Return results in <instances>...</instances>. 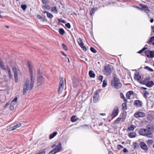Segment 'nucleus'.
I'll use <instances>...</instances> for the list:
<instances>
[{
    "label": "nucleus",
    "mask_w": 154,
    "mask_h": 154,
    "mask_svg": "<svg viewBox=\"0 0 154 154\" xmlns=\"http://www.w3.org/2000/svg\"><path fill=\"white\" fill-rule=\"evenodd\" d=\"M28 65L29 69V74L30 78V83L29 86V79L26 80L24 84L23 94L25 95L27 91L29 89L31 90L34 86V84L35 78L33 75V69L31 66V64L29 62H28Z\"/></svg>",
    "instance_id": "obj_1"
},
{
    "label": "nucleus",
    "mask_w": 154,
    "mask_h": 154,
    "mask_svg": "<svg viewBox=\"0 0 154 154\" xmlns=\"http://www.w3.org/2000/svg\"><path fill=\"white\" fill-rule=\"evenodd\" d=\"M139 134L141 135L146 136L149 138H152L153 137L151 131L146 129L142 128L139 131Z\"/></svg>",
    "instance_id": "obj_2"
},
{
    "label": "nucleus",
    "mask_w": 154,
    "mask_h": 154,
    "mask_svg": "<svg viewBox=\"0 0 154 154\" xmlns=\"http://www.w3.org/2000/svg\"><path fill=\"white\" fill-rule=\"evenodd\" d=\"M111 85L116 88H119L122 86L119 79L115 77L111 81Z\"/></svg>",
    "instance_id": "obj_3"
},
{
    "label": "nucleus",
    "mask_w": 154,
    "mask_h": 154,
    "mask_svg": "<svg viewBox=\"0 0 154 154\" xmlns=\"http://www.w3.org/2000/svg\"><path fill=\"white\" fill-rule=\"evenodd\" d=\"M113 69L112 66L109 64L105 67L103 72L104 74L106 75H108L110 74Z\"/></svg>",
    "instance_id": "obj_4"
},
{
    "label": "nucleus",
    "mask_w": 154,
    "mask_h": 154,
    "mask_svg": "<svg viewBox=\"0 0 154 154\" xmlns=\"http://www.w3.org/2000/svg\"><path fill=\"white\" fill-rule=\"evenodd\" d=\"M37 75L38 85H40L43 82V78L42 74L39 69L37 70Z\"/></svg>",
    "instance_id": "obj_5"
},
{
    "label": "nucleus",
    "mask_w": 154,
    "mask_h": 154,
    "mask_svg": "<svg viewBox=\"0 0 154 154\" xmlns=\"http://www.w3.org/2000/svg\"><path fill=\"white\" fill-rule=\"evenodd\" d=\"M146 55L148 58H153L154 57V52L150 50H146L145 51Z\"/></svg>",
    "instance_id": "obj_6"
},
{
    "label": "nucleus",
    "mask_w": 154,
    "mask_h": 154,
    "mask_svg": "<svg viewBox=\"0 0 154 154\" xmlns=\"http://www.w3.org/2000/svg\"><path fill=\"white\" fill-rule=\"evenodd\" d=\"M60 80L59 88V93L61 92L64 88L63 81V78H60Z\"/></svg>",
    "instance_id": "obj_7"
},
{
    "label": "nucleus",
    "mask_w": 154,
    "mask_h": 154,
    "mask_svg": "<svg viewBox=\"0 0 154 154\" xmlns=\"http://www.w3.org/2000/svg\"><path fill=\"white\" fill-rule=\"evenodd\" d=\"M99 91H96L94 93L93 96V101L95 103L98 102L99 99Z\"/></svg>",
    "instance_id": "obj_8"
},
{
    "label": "nucleus",
    "mask_w": 154,
    "mask_h": 154,
    "mask_svg": "<svg viewBox=\"0 0 154 154\" xmlns=\"http://www.w3.org/2000/svg\"><path fill=\"white\" fill-rule=\"evenodd\" d=\"M140 145L141 148L143 150L146 151L148 150V148L146 144L144 142H141L140 143Z\"/></svg>",
    "instance_id": "obj_9"
},
{
    "label": "nucleus",
    "mask_w": 154,
    "mask_h": 154,
    "mask_svg": "<svg viewBox=\"0 0 154 154\" xmlns=\"http://www.w3.org/2000/svg\"><path fill=\"white\" fill-rule=\"evenodd\" d=\"M119 113V108L118 106H115L111 114V116L114 117L117 115Z\"/></svg>",
    "instance_id": "obj_10"
},
{
    "label": "nucleus",
    "mask_w": 154,
    "mask_h": 154,
    "mask_svg": "<svg viewBox=\"0 0 154 154\" xmlns=\"http://www.w3.org/2000/svg\"><path fill=\"white\" fill-rule=\"evenodd\" d=\"M145 114L142 112H138L136 113L134 115V116L135 117L137 118L140 117H143L145 116Z\"/></svg>",
    "instance_id": "obj_11"
},
{
    "label": "nucleus",
    "mask_w": 154,
    "mask_h": 154,
    "mask_svg": "<svg viewBox=\"0 0 154 154\" xmlns=\"http://www.w3.org/2000/svg\"><path fill=\"white\" fill-rule=\"evenodd\" d=\"M150 80V77H146L143 80H141L140 82L142 84L146 85Z\"/></svg>",
    "instance_id": "obj_12"
},
{
    "label": "nucleus",
    "mask_w": 154,
    "mask_h": 154,
    "mask_svg": "<svg viewBox=\"0 0 154 154\" xmlns=\"http://www.w3.org/2000/svg\"><path fill=\"white\" fill-rule=\"evenodd\" d=\"M134 92L132 91H129L127 92L126 94V97L128 99H130L131 97L133 96Z\"/></svg>",
    "instance_id": "obj_13"
},
{
    "label": "nucleus",
    "mask_w": 154,
    "mask_h": 154,
    "mask_svg": "<svg viewBox=\"0 0 154 154\" xmlns=\"http://www.w3.org/2000/svg\"><path fill=\"white\" fill-rule=\"evenodd\" d=\"M134 103L137 106L141 107L142 106V102L140 100H135L134 102Z\"/></svg>",
    "instance_id": "obj_14"
},
{
    "label": "nucleus",
    "mask_w": 154,
    "mask_h": 154,
    "mask_svg": "<svg viewBox=\"0 0 154 154\" xmlns=\"http://www.w3.org/2000/svg\"><path fill=\"white\" fill-rule=\"evenodd\" d=\"M154 85V83L152 81H149L145 85L148 87L150 88L152 86Z\"/></svg>",
    "instance_id": "obj_15"
},
{
    "label": "nucleus",
    "mask_w": 154,
    "mask_h": 154,
    "mask_svg": "<svg viewBox=\"0 0 154 154\" xmlns=\"http://www.w3.org/2000/svg\"><path fill=\"white\" fill-rule=\"evenodd\" d=\"M128 136L131 138L135 137L136 136V134L134 132H131L129 134Z\"/></svg>",
    "instance_id": "obj_16"
},
{
    "label": "nucleus",
    "mask_w": 154,
    "mask_h": 154,
    "mask_svg": "<svg viewBox=\"0 0 154 154\" xmlns=\"http://www.w3.org/2000/svg\"><path fill=\"white\" fill-rule=\"evenodd\" d=\"M61 143L60 142H59L58 145L56 146V147L55 148V149L59 152L61 149L62 147L61 146Z\"/></svg>",
    "instance_id": "obj_17"
},
{
    "label": "nucleus",
    "mask_w": 154,
    "mask_h": 154,
    "mask_svg": "<svg viewBox=\"0 0 154 154\" xmlns=\"http://www.w3.org/2000/svg\"><path fill=\"white\" fill-rule=\"evenodd\" d=\"M147 43L148 44L151 43L153 45H154V36L150 38V40L147 42Z\"/></svg>",
    "instance_id": "obj_18"
},
{
    "label": "nucleus",
    "mask_w": 154,
    "mask_h": 154,
    "mask_svg": "<svg viewBox=\"0 0 154 154\" xmlns=\"http://www.w3.org/2000/svg\"><path fill=\"white\" fill-rule=\"evenodd\" d=\"M57 134V132H54L52 134H51L49 138L50 139H51L53 138Z\"/></svg>",
    "instance_id": "obj_19"
},
{
    "label": "nucleus",
    "mask_w": 154,
    "mask_h": 154,
    "mask_svg": "<svg viewBox=\"0 0 154 154\" xmlns=\"http://www.w3.org/2000/svg\"><path fill=\"white\" fill-rule=\"evenodd\" d=\"M89 75L90 77L94 78L95 76V74L92 70H90L89 72Z\"/></svg>",
    "instance_id": "obj_20"
},
{
    "label": "nucleus",
    "mask_w": 154,
    "mask_h": 154,
    "mask_svg": "<svg viewBox=\"0 0 154 154\" xmlns=\"http://www.w3.org/2000/svg\"><path fill=\"white\" fill-rule=\"evenodd\" d=\"M17 101V98H15L11 103V104L14 106L16 104Z\"/></svg>",
    "instance_id": "obj_21"
},
{
    "label": "nucleus",
    "mask_w": 154,
    "mask_h": 154,
    "mask_svg": "<svg viewBox=\"0 0 154 154\" xmlns=\"http://www.w3.org/2000/svg\"><path fill=\"white\" fill-rule=\"evenodd\" d=\"M153 140H146V142L148 145H152L153 143Z\"/></svg>",
    "instance_id": "obj_22"
},
{
    "label": "nucleus",
    "mask_w": 154,
    "mask_h": 154,
    "mask_svg": "<svg viewBox=\"0 0 154 154\" xmlns=\"http://www.w3.org/2000/svg\"><path fill=\"white\" fill-rule=\"evenodd\" d=\"M78 42L80 46H83V45H84V43L82 42V39L81 38H79L78 40Z\"/></svg>",
    "instance_id": "obj_23"
},
{
    "label": "nucleus",
    "mask_w": 154,
    "mask_h": 154,
    "mask_svg": "<svg viewBox=\"0 0 154 154\" xmlns=\"http://www.w3.org/2000/svg\"><path fill=\"white\" fill-rule=\"evenodd\" d=\"M136 128V127L135 125H131L128 128V129L130 131H133Z\"/></svg>",
    "instance_id": "obj_24"
},
{
    "label": "nucleus",
    "mask_w": 154,
    "mask_h": 154,
    "mask_svg": "<svg viewBox=\"0 0 154 154\" xmlns=\"http://www.w3.org/2000/svg\"><path fill=\"white\" fill-rule=\"evenodd\" d=\"M139 5L140 6V7H138V8L141 10H143L144 8H145L146 6V5L141 4H140Z\"/></svg>",
    "instance_id": "obj_25"
},
{
    "label": "nucleus",
    "mask_w": 154,
    "mask_h": 154,
    "mask_svg": "<svg viewBox=\"0 0 154 154\" xmlns=\"http://www.w3.org/2000/svg\"><path fill=\"white\" fill-rule=\"evenodd\" d=\"M141 76L138 74H135L134 75V79H135L138 81L140 79Z\"/></svg>",
    "instance_id": "obj_26"
},
{
    "label": "nucleus",
    "mask_w": 154,
    "mask_h": 154,
    "mask_svg": "<svg viewBox=\"0 0 154 154\" xmlns=\"http://www.w3.org/2000/svg\"><path fill=\"white\" fill-rule=\"evenodd\" d=\"M14 74L15 82L16 83H17L18 81V73H15Z\"/></svg>",
    "instance_id": "obj_27"
},
{
    "label": "nucleus",
    "mask_w": 154,
    "mask_h": 154,
    "mask_svg": "<svg viewBox=\"0 0 154 154\" xmlns=\"http://www.w3.org/2000/svg\"><path fill=\"white\" fill-rule=\"evenodd\" d=\"M143 10L146 14H148V12L150 11L149 8L146 5L145 8H144Z\"/></svg>",
    "instance_id": "obj_28"
},
{
    "label": "nucleus",
    "mask_w": 154,
    "mask_h": 154,
    "mask_svg": "<svg viewBox=\"0 0 154 154\" xmlns=\"http://www.w3.org/2000/svg\"><path fill=\"white\" fill-rule=\"evenodd\" d=\"M143 93L144 94V97L145 98H146L149 95V93L146 91H144L143 92Z\"/></svg>",
    "instance_id": "obj_29"
},
{
    "label": "nucleus",
    "mask_w": 154,
    "mask_h": 154,
    "mask_svg": "<svg viewBox=\"0 0 154 154\" xmlns=\"http://www.w3.org/2000/svg\"><path fill=\"white\" fill-rule=\"evenodd\" d=\"M0 67L3 69H6L4 66L2 61L0 60Z\"/></svg>",
    "instance_id": "obj_30"
},
{
    "label": "nucleus",
    "mask_w": 154,
    "mask_h": 154,
    "mask_svg": "<svg viewBox=\"0 0 154 154\" xmlns=\"http://www.w3.org/2000/svg\"><path fill=\"white\" fill-rule=\"evenodd\" d=\"M51 11H52L54 12L56 14H57L58 13V11L57 10L56 8L55 7H54L52 8Z\"/></svg>",
    "instance_id": "obj_31"
},
{
    "label": "nucleus",
    "mask_w": 154,
    "mask_h": 154,
    "mask_svg": "<svg viewBox=\"0 0 154 154\" xmlns=\"http://www.w3.org/2000/svg\"><path fill=\"white\" fill-rule=\"evenodd\" d=\"M47 17L49 18H51L53 17V15L51 13L48 12H47Z\"/></svg>",
    "instance_id": "obj_32"
},
{
    "label": "nucleus",
    "mask_w": 154,
    "mask_h": 154,
    "mask_svg": "<svg viewBox=\"0 0 154 154\" xmlns=\"http://www.w3.org/2000/svg\"><path fill=\"white\" fill-rule=\"evenodd\" d=\"M144 68L150 72H153V70L151 68L149 67L148 66H145L144 67Z\"/></svg>",
    "instance_id": "obj_33"
},
{
    "label": "nucleus",
    "mask_w": 154,
    "mask_h": 154,
    "mask_svg": "<svg viewBox=\"0 0 154 154\" xmlns=\"http://www.w3.org/2000/svg\"><path fill=\"white\" fill-rule=\"evenodd\" d=\"M12 69L14 72V74L18 73L17 70L15 66H13Z\"/></svg>",
    "instance_id": "obj_34"
},
{
    "label": "nucleus",
    "mask_w": 154,
    "mask_h": 154,
    "mask_svg": "<svg viewBox=\"0 0 154 154\" xmlns=\"http://www.w3.org/2000/svg\"><path fill=\"white\" fill-rule=\"evenodd\" d=\"M59 32L60 34L63 35L65 33V32L63 29L60 28L59 30Z\"/></svg>",
    "instance_id": "obj_35"
},
{
    "label": "nucleus",
    "mask_w": 154,
    "mask_h": 154,
    "mask_svg": "<svg viewBox=\"0 0 154 154\" xmlns=\"http://www.w3.org/2000/svg\"><path fill=\"white\" fill-rule=\"evenodd\" d=\"M76 116H72L71 118V121L72 122H74L77 121V119H75Z\"/></svg>",
    "instance_id": "obj_36"
},
{
    "label": "nucleus",
    "mask_w": 154,
    "mask_h": 154,
    "mask_svg": "<svg viewBox=\"0 0 154 154\" xmlns=\"http://www.w3.org/2000/svg\"><path fill=\"white\" fill-rule=\"evenodd\" d=\"M37 17H38V18L42 20L43 21H44L45 20V18L44 17L41 16L40 15H38L37 16Z\"/></svg>",
    "instance_id": "obj_37"
},
{
    "label": "nucleus",
    "mask_w": 154,
    "mask_h": 154,
    "mask_svg": "<svg viewBox=\"0 0 154 154\" xmlns=\"http://www.w3.org/2000/svg\"><path fill=\"white\" fill-rule=\"evenodd\" d=\"M107 82L105 80H104L103 82V84L102 85V87L103 88H105L106 86L107 85Z\"/></svg>",
    "instance_id": "obj_38"
},
{
    "label": "nucleus",
    "mask_w": 154,
    "mask_h": 154,
    "mask_svg": "<svg viewBox=\"0 0 154 154\" xmlns=\"http://www.w3.org/2000/svg\"><path fill=\"white\" fill-rule=\"evenodd\" d=\"M62 47H63V49L64 50H66V51L67 50V48L66 47V45L65 44H64L63 43H62Z\"/></svg>",
    "instance_id": "obj_39"
},
{
    "label": "nucleus",
    "mask_w": 154,
    "mask_h": 154,
    "mask_svg": "<svg viewBox=\"0 0 154 154\" xmlns=\"http://www.w3.org/2000/svg\"><path fill=\"white\" fill-rule=\"evenodd\" d=\"M21 125V123H19L18 124H17L16 125L14 126V128L16 129V128L20 127Z\"/></svg>",
    "instance_id": "obj_40"
},
{
    "label": "nucleus",
    "mask_w": 154,
    "mask_h": 154,
    "mask_svg": "<svg viewBox=\"0 0 154 154\" xmlns=\"http://www.w3.org/2000/svg\"><path fill=\"white\" fill-rule=\"evenodd\" d=\"M122 109L124 110H126L127 109L126 105L125 103H123L122 104Z\"/></svg>",
    "instance_id": "obj_41"
},
{
    "label": "nucleus",
    "mask_w": 154,
    "mask_h": 154,
    "mask_svg": "<svg viewBox=\"0 0 154 154\" xmlns=\"http://www.w3.org/2000/svg\"><path fill=\"white\" fill-rule=\"evenodd\" d=\"M21 7L23 10H25L26 9L27 7V6L25 4L22 5L21 6Z\"/></svg>",
    "instance_id": "obj_42"
},
{
    "label": "nucleus",
    "mask_w": 154,
    "mask_h": 154,
    "mask_svg": "<svg viewBox=\"0 0 154 154\" xmlns=\"http://www.w3.org/2000/svg\"><path fill=\"white\" fill-rule=\"evenodd\" d=\"M82 48V49L84 51H86L87 50V48L84 46V45H83V46H80Z\"/></svg>",
    "instance_id": "obj_43"
},
{
    "label": "nucleus",
    "mask_w": 154,
    "mask_h": 154,
    "mask_svg": "<svg viewBox=\"0 0 154 154\" xmlns=\"http://www.w3.org/2000/svg\"><path fill=\"white\" fill-rule=\"evenodd\" d=\"M90 50L91 51L94 53H96V51L93 47H91L90 48Z\"/></svg>",
    "instance_id": "obj_44"
},
{
    "label": "nucleus",
    "mask_w": 154,
    "mask_h": 154,
    "mask_svg": "<svg viewBox=\"0 0 154 154\" xmlns=\"http://www.w3.org/2000/svg\"><path fill=\"white\" fill-rule=\"evenodd\" d=\"M95 10V8H93L91 10L90 12V14L91 15L93 14V12H94Z\"/></svg>",
    "instance_id": "obj_45"
},
{
    "label": "nucleus",
    "mask_w": 154,
    "mask_h": 154,
    "mask_svg": "<svg viewBox=\"0 0 154 154\" xmlns=\"http://www.w3.org/2000/svg\"><path fill=\"white\" fill-rule=\"evenodd\" d=\"M65 26L68 28L69 29L71 27L69 23H67L65 24Z\"/></svg>",
    "instance_id": "obj_46"
},
{
    "label": "nucleus",
    "mask_w": 154,
    "mask_h": 154,
    "mask_svg": "<svg viewBox=\"0 0 154 154\" xmlns=\"http://www.w3.org/2000/svg\"><path fill=\"white\" fill-rule=\"evenodd\" d=\"M103 79V77L102 75H100L99 76L98 79L99 80L101 81V82H102Z\"/></svg>",
    "instance_id": "obj_47"
},
{
    "label": "nucleus",
    "mask_w": 154,
    "mask_h": 154,
    "mask_svg": "<svg viewBox=\"0 0 154 154\" xmlns=\"http://www.w3.org/2000/svg\"><path fill=\"white\" fill-rule=\"evenodd\" d=\"M120 97L122 98V99H124L125 98V97L124 96V95L123 94V93H121L120 94Z\"/></svg>",
    "instance_id": "obj_48"
},
{
    "label": "nucleus",
    "mask_w": 154,
    "mask_h": 154,
    "mask_svg": "<svg viewBox=\"0 0 154 154\" xmlns=\"http://www.w3.org/2000/svg\"><path fill=\"white\" fill-rule=\"evenodd\" d=\"M118 149H121L123 148V146L120 145H118Z\"/></svg>",
    "instance_id": "obj_49"
},
{
    "label": "nucleus",
    "mask_w": 154,
    "mask_h": 154,
    "mask_svg": "<svg viewBox=\"0 0 154 154\" xmlns=\"http://www.w3.org/2000/svg\"><path fill=\"white\" fill-rule=\"evenodd\" d=\"M14 106L13 105H11V104L10 106V109L11 110H13L14 109Z\"/></svg>",
    "instance_id": "obj_50"
},
{
    "label": "nucleus",
    "mask_w": 154,
    "mask_h": 154,
    "mask_svg": "<svg viewBox=\"0 0 154 154\" xmlns=\"http://www.w3.org/2000/svg\"><path fill=\"white\" fill-rule=\"evenodd\" d=\"M121 118H118L116 119L115 122H119L121 120Z\"/></svg>",
    "instance_id": "obj_51"
},
{
    "label": "nucleus",
    "mask_w": 154,
    "mask_h": 154,
    "mask_svg": "<svg viewBox=\"0 0 154 154\" xmlns=\"http://www.w3.org/2000/svg\"><path fill=\"white\" fill-rule=\"evenodd\" d=\"M8 73V74H9V78L10 79H11L12 78V74H11V72H9Z\"/></svg>",
    "instance_id": "obj_52"
},
{
    "label": "nucleus",
    "mask_w": 154,
    "mask_h": 154,
    "mask_svg": "<svg viewBox=\"0 0 154 154\" xmlns=\"http://www.w3.org/2000/svg\"><path fill=\"white\" fill-rule=\"evenodd\" d=\"M48 154H55L54 152V151L52 150Z\"/></svg>",
    "instance_id": "obj_53"
},
{
    "label": "nucleus",
    "mask_w": 154,
    "mask_h": 154,
    "mask_svg": "<svg viewBox=\"0 0 154 154\" xmlns=\"http://www.w3.org/2000/svg\"><path fill=\"white\" fill-rule=\"evenodd\" d=\"M42 2L44 4H46L47 1L46 0H42Z\"/></svg>",
    "instance_id": "obj_54"
},
{
    "label": "nucleus",
    "mask_w": 154,
    "mask_h": 154,
    "mask_svg": "<svg viewBox=\"0 0 154 154\" xmlns=\"http://www.w3.org/2000/svg\"><path fill=\"white\" fill-rule=\"evenodd\" d=\"M53 151H54V152L55 154L59 152L55 148H54V149H53Z\"/></svg>",
    "instance_id": "obj_55"
},
{
    "label": "nucleus",
    "mask_w": 154,
    "mask_h": 154,
    "mask_svg": "<svg viewBox=\"0 0 154 154\" xmlns=\"http://www.w3.org/2000/svg\"><path fill=\"white\" fill-rule=\"evenodd\" d=\"M7 70L8 71V73H9V72H11L10 69L9 67H7Z\"/></svg>",
    "instance_id": "obj_56"
},
{
    "label": "nucleus",
    "mask_w": 154,
    "mask_h": 154,
    "mask_svg": "<svg viewBox=\"0 0 154 154\" xmlns=\"http://www.w3.org/2000/svg\"><path fill=\"white\" fill-rule=\"evenodd\" d=\"M45 151H42V152H40L37 154H45Z\"/></svg>",
    "instance_id": "obj_57"
},
{
    "label": "nucleus",
    "mask_w": 154,
    "mask_h": 154,
    "mask_svg": "<svg viewBox=\"0 0 154 154\" xmlns=\"http://www.w3.org/2000/svg\"><path fill=\"white\" fill-rule=\"evenodd\" d=\"M14 129H15V128H14V127H12L10 128L9 130L13 131V130H14Z\"/></svg>",
    "instance_id": "obj_58"
},
{
    "label": "nucleus",
    "mask_w": 154,
    "mask_h": 154,
    "mask_svg": "<svg viewBox=\"0 0 154 154\" xmlns=\"http://www.w3.org/2000/svg\"><path fill=\"white\" fill-rule=\"evenodd\" d=\"M123 151L124 152H127V149L126 148H125L124 149H123Z\"/></svg>",
    "instance_id": "obj_59"
},
{
    "label": "nucleus",
    "mask_w": 154,
    "mask_h": 154,
    "mask_svg": "<svg viewBox=\"0 0 154 154\" xmlns=\"http://www.w3.org/2000/svg\"><path fill=\"white\" fill-rule=\"evenodd\" d=\"M145 49V48H144L143 49H142L141 50L139 51L138 53H141L143 50H144Z\"/></svg>",
    "instance_id": "obj_60"
},
{
    "label": "nucleus",
    "mask_w": 154,
    "mask_h": 154,
    "mask_svg": "<svg viewBox=\"0 0 154 154\" xmlns=\"http://www.w3.org/2000/svg\"><path fill=\"white\" fill-rule=\"evenodd\" d=\"M153 21H154V19L153 18L151 19L150 20V22L151 23H153Z\"/></svg>",
    "instance_id": "obj_61"
},
{
    "label": "nucleus",
    "mask_w": 154,
    "mask_h": 154,
    "mask_svg": "<svg viewBox=\"0 0 154 154\" xmlns=\"http://www.w3.org/2000/svg\"><path fill=\"white\" fill-rule=\"evenodd\" d=\"M100 114L101 116H105L106 115V114L105 113H100Z\"/></svg>",
    "instance_id": "obj_62"
},
{
    "label": "nucleus",
    "mask_w": 154,
    "mask_h": 154,
    "mask_svg": "<svg viewBox=\"0 0 154 154\" xmlns=\"http://www.w3.org/2000/svg\"><path fill=\"white\" fill-rule=\"evenodd\" d=\"M124 101L125 102V103H127V99L125 97V98L124 99H123Z\"/></svg>",
    "instance_id": "obj_63"
},
{
    "label": "nucleus",
    "mask_w": 154,
    "mask_h": 154,
    "mask_svg": "<svg viewBox=\"0 0 154 154\" xmlns=\"http://www.w3.org/2000/svg\"><path fill=\"white\" fill-rule=\"evenodd\" d=\"M58 22L59 23L61 22L62 23V21H63V20H61L60 19H59L58 20Z\"/></svg>",
    "instance_id": "obj_64"
}]
</instances>
